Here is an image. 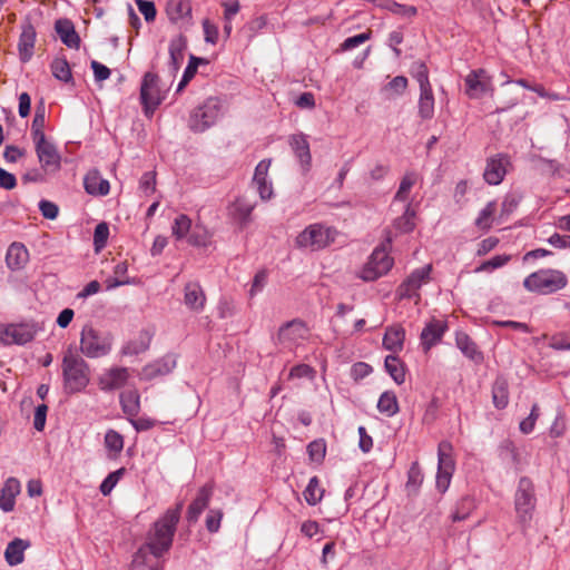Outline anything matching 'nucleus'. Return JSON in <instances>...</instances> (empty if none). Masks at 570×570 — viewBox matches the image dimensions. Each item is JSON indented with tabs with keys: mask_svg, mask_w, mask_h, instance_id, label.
Segmentation results:
<instances>
[{
	"mask_svg": "<svg viewBox=\"0 0 570 570\" xmlns=\"http://www.w3.org/2000/svg\"><path fill=\"white\" fill-rule=\"evenodd\" d=\"M181 509L183 502H179L154 523L146 543L134 554L130 570H163L160 558L171 548Z\"/></svg>",
	"mask_w": 570,
	"mask_h": 570,
	"instance_id": "1",
	"label": "nucleus"
},
{
	"mask_svg": "<svg viewBox=\"0 0 570 570\" xmlns=\"http://www.w3.org/2000/svg\"><path fill=\"white\" fill-rule=\"evenodd\" d=\"M61 368L66 393L73 394L86 389L90 380V370L80 355L68 350L63 355Z\"/></svg>",
	"mask_w": 570,
	"mask_h": 570,
	"instance_id": "2",
	"label": "nucleus"
},
{
	"mask_svg": "<svg viewBox=\"0 0 570 570\" xmlns=\"http://www.w3.org/2000/svg\"><path fill=\"white\" fill-rule=\"evenodd\" d=\"M568 284L566 274L558 269H540L523 281L529 292L548 295L564 288Z\"/></svg>",
	"mask_w": 570,
	"mask_h": 570,
	"instance_id": "3",
	"label": "nucleus"
},
{
	"mask_svg": "<svg viewBox=\"0 0 570 570\" xmlns=\"http://www.w3.org/2000/svg\"><path fill=\"white\" fill-rule=\"evenodd\" d=\"M112 347V336L102 334L90 325L83 326L80 334V351L88 358L108 355Z\"/></svg>",
	"mask_w": 570,
	"mask_h": 570,
	"instance_id": "4",
	"label": "nucleus"
},
{
	"mask_svg": "<svg viewBox=\"0 0 570 570\" xmlns=\"http://www.w3.org/2000/svg\"><path fill=\"white\" fill-rule=\"evenodd\" d=\"M537 498L534 484L528 476H522L514 494V508L519 522L525 527L532 519Z\"/></svg>",
	"mask_w": 570,
	"mask_h": 570,
	"instance_id": "5",
	"label": "nucleus"
},
{
	"mask_svg": "<svg viewBox=\"0 0 570 570\" xmlns=\"http://www.w3.org/2000/svg\"><path fill=\"white\" fill-rule=\"evenodd\" d=\"M337 235L333 227L323 224H312L301 232L296 237L297 247L320 250L331 245Z\"/></svg>",
	"mask_w": 570,
	"mask_h": 570,
	"instance_id": "6",
	"label": "nucleus"
},
{
	"mask_svg": "<svg viewBox=\"0 0 570 570\" xmlns=\"http://www.w3.org/2000/svg\"><path fill=\"white\" fill-rule=\"evenodd\" d=\"M220 101L218 98L210 97L200 106L195 108L188 118V127L194 132H204L212 127L220 115Z\"/></svg>",
	"mask_w": 570,
	"mask_h": 570,
	"instance_id": "7",
	"label": "nucleus"
},
{
	"mask_svg": "<svg viewBox=\"0 0 570 570\" xmlns=\"http://www.w3.org/2000/svg\"><path fill=\"white\" fill-rule=\"evenodd\" d=\"M166 97V90L160 87V79L154 72H146L140 86V102L147 117H151Z\"/></svg>",
	"mask_w": 570,
	"mask_h": 570,
	"instance_id": "8",
	"label": "nucleus"
},
{
	"mask_svg": "<svg viewBox=\"0 0 570 570\" xmlns=\"http://www.w3.org/2000/svg\"><path fill=\"white\" fill-rule=\"evenodd\" d=\"M393 266V258L389 255L385 245L376 247L371 254L367 263L361 271L360 277L372 282L385 275Z\"/></svg>",
	"mask_w": 570,
	"mask_h": 570,
	"instance_id": "9",
	"label": "nucleus"
},
{
	"mask_svg": "<svg viewBox=\"0 0 570 570\" xmlns=\"http://www.w3.org/2000/svg\"><path fill=\"white\" fill-rule=\"evenodd\" d=\"M452 444L449 441H441L438 446V473L436 488L445 492L450 485L454 472V460L452 458Z\"/></svg>",
	"mask_w": 570,
	"mask_h": 570,
	"instance_id": "10",
	"label": "nucleus"
},
{
	"mask_svg": "<svg viewBox=\"0 0 570 570\" xmlns=\"http://www.w3.org/2000/svg\"><path fill=\"white\" fill-rule=\"evenodd\" d=\"M432 272V265L428 264L423 267L414 269L406 279H404L397 287V295L402 298H415V303L421 299L419 293L422 285L428 284L431 279L430 274Z\"/></svg>",
	"mask_w": 570,
	"mask_h": 570,
	"instance_id": "11",
	"label": "nucleus"
},
{
	"mask_svg": "<svg viewBox=\"0 0 570 570\" xmlns=\"http://www.w3.org/2000/svg\"><path fill=\"white\" fill-rule=\"evenodd\" d=\"M308 336V328L301 320H292L279 327L277 333V344L284 348L293 350L298 346Z\"/></svg>",
	"mask_w": 570,
	"mask_h": 570,
	"instance_id": "12",
	"label": "nucleus"
},
{
	"mask_svg": "<svg viewBox=\"0 0 570 570\" xmlns=\"http://www.w3.org/2000/svg\"><path fill=\"white\" fill-rule=\"evenodd\" d=\"M40 330L35 322L9 324L1 333V341L4 344L23 345L31 342Z\"/></svg>",
	"mask_w": 570,
	"mask_h": 570,
	"instance_id": "13",
	"label": "nucleus"
},
{
	"mask_svg": "<svg viewBox=\"0 0 570 570\" xmlns=\"http://www.w3.org/2000/svg\"><path fill=\"white\" fill-rule=\"evenodd\" d=\"M33 142L42 171L45 174H55L59 171L61 167V157L57 147L52 142L48 141L47 138H41Z\"/></svg>",
	"mask_w": 570,
	"mask_h": 570,
	"instance_id": "14",
	"label": "nucleus"
},
{
	"mask_svg": "<svg viewBox=\"0 0 570 570\" xmlns=\"http://www.w3.org/2000/svg\"><path fill=\"white\" fill-rule=\"evenodd\" d=\"M510 165V157L507 154H498L487 160L483 173L484 180L490 185H499L505 174L507 167Z\"/></svg>",
	"mask_w": 570,
	"mask_h": 570,
	"instance_id": "15",
	"label": "nucleus"
},
{
	"mask_svg": "<svg viewBox=\"0 0 570 570\" xmlns=\"http://www.w3.org/2000/svg\"><path fill=\"white\" fill-rule=\"evenodd\" d=\"M176 357L174 355H165L164 357L147 364L141 370V379L151 381L156 377L169 374L176 367Z\"/></svg>",
	"mask_w": 570,
	"mask_h": 570,
	"instance_id": "16",
	"label": "nucleus"
},
{
	"mask_svg": "<svg viewBox=\"0 0 570 570\" xmlns=\"http://www.w3.org/2000/svg\"><path fill=\"white\" fill-rule=\"evenodd\" d=\"M254 208V203H250L245 197H238L227 207V214L230 219L244 228L250 222V215Z\"/></svg>",
	"mask_w": 570,
	"mask_h": 570,
	"instance_id": "17",
	"label": "nucleus"
},
{
	"mask_svg": "<svg viewBox=\"0 0 570 570\" xmlns=\"http://www.w3.org/2000/svg\"><path fill=\"white\" fill-rule=\"evenodd\" d=\"M466 95L480 98L490 89V78L483 69L471 71L465 78Z\"/></svg>",
	"mask_w": 570,
	"mask_h": 570,
	"instance_id": "18",
	"label": "nucleus"
},
{
	"mask_svg": "<svg viewBox=\"0 0 570 570\" xmlns=\"http://www.w3.org/2000/svg\"><path fill=\"white\" fill-rule=\"evenodd\" d=\"M446 328L448 325L444 321L432 320L429 322L421 333V344L424 350L429 351L433 345L440 342Z\"/></svg>",
	"mask_w": 570,
	"mask_h": 570,
	"instance_id": "19",
	"label": "nucleus"
},
{
	"mask_svg": "<svg viewBox=\"0 0 570 570\" xmlns=\"http://www.w3.org/2000/svg\"><path fill=\"white\" fill-rule=\"evenodd\" d=\"M128 377L129 372L126 367H112L99 377V385L104 391L117 390L126 384Z\"/></svg>",
	"mask_w": 570,
	"mask_h": 570,
	"instance_id": "20",
	"label": "nucleus"
},
{
	"mask_svg": "<svg viewBox=\"0 0 570 570\" xmlns=\"http://www.w3.org/2000/svg\"><path fill=\"white\" fill-rule=\"evenodd\" d=\"M213 484H205L197 493L195 500L189 504L187 510V520L189 522H196L202 512L207 508L209 500L213 494Z\"/></svg>",
	"mask_w": 570,
	"mask_h": 570,
	"instance_id": "21",
	"label": "nucleus"
},
{
	"mask_svg": "<svg viewBox=\"0 0 570 570\" xmlns=\"http://www.w3.org/2000/svg\"><path fill=\"white\" fill-rule=\"evenodd\" d=\"M289 145L301 163L303 171H308L311 168L312 156L309 151V144L306 136L303 134L293 135L289 137Z\"/></svg>",
	"mask_w": 570,
	"mask_h": 570,
	"instance_id": "22",
	"label": "nucleus"
},
{
	"mask_svg": "<svg viewBox=\"0 0 570 570\" xmlns=\"http://www.w3.org/2000/svg\"><path fill=\"white\" fill-rule=\"evenodd\" d=\"M29 261V252L21 243H12L6 254L7 267L11 271L22 269Z\"/></svg>",
	"mask_w": 570,
	"mask_h": 570,
	"instance_id": "23",
	"label": "nucleus"
},
{
	"mask_svg": "<svg viewBox=\"0 0 570 570\" xmlns=\"http://www.w3.org/2000/svg\"><path fill=\"white\" fill-rule=\"evenodd\" d=\"M206 302L205 293L202 286L196 282H189L184 288V303L195 312L203 311Z\"/></svg>",
	"mask_w": 570,
	"mask_h": 570,
	"instance_id": "24",
	"label": "nucleus"
},
{
	"mask_svg": "<svg viewBox=\"0 0 570 570\" xmlns=\"http://www.w3.org/2000/svg\"><path fill=\"white\" fill-rule=\"evenodd\" d=\"M36 42V30L31 23H26L22 27V32L19 38L18 50L20 60L27 62L33 55V48Z\"/></svg>",
	"mask_w": 570,
	"mask_h": 570,
	"instance_id": "25",
	"label": "nucleus"
},
{
	"mask_svg": "<svg viewBox=\"0 0 570 570\" xmlns=\"http://www.w3.org/2000/svg\"><path fill=\"white\" fill-rule=\"evenodd\" d=\"M85 190L89 195L105 196L110 190L109 181L98 170H90L83 178Z\"/></svg>",
	"mask_w": 570,
	"mask_h": 570,
	"instance_id": "26",
	"label": "nucleus"
},
{
	"mask_svg": "<svg viewBox=\"0 0 570 570\" xmlns=\"http://www.w3.org/2000/svg\"><path fill=\"white\" fill-rule=\"evenodd\" d=\"M56 32L61 41L69 48L78 49L80 37L75 30L73 23L68 19H59L55 23Z\"/></svg>",
	"mask_w": 570,
	"mask_h": 570,
	"instance_id": "27",
	"label": "nucleus"
},
{
	"mask_svg": "<svg viewBox=\"0 0 570 570\" xmlns=\"http://www.w3.org/2000/svg\"><path fill=\"white\" fill-rule=\"evenodd\" d=\"M20 493V482L16 478H9L0 493V509L10 512L14 508L16 497Z\"/></svg>",
	"mask_w": 570,
	"mask_h": 570,
	"instance_id": "28",
	"label": "nucleus"
},
{
	"mask_svg": "<svg viewBox=\"0 0 570 570\" xmlns=\"http://www.w3.org/2000/svg\"><path fill=\"white\" fill-rule=\"evenodd\" d=\"M492 402L499 409H505L509 404V382L503 375L497 376L492 385Z\"/></svg>",
	"mask_w": 570,
	"mask_h": 570,
	"instance_id": "29",
	"label": "nucleus"
},
{
	"mask_svg": "<svg viewBox=\"0 0 570 570\" xmlns=\"http://www.w3.org/2000/svg\"><path fill=\"white\" fill-rule=\"evenodd\" d=\"M29 547L30 542L20 538H16L9 542L4 551V558L8 564H20L24 559L23 552Z\"/></svg>",
	"mask_w": 570,
	"mask_h": 570,
	"instance_id": "30",
	"label": "nucleus"
},
{
	"mask_svg": "<svg viewBox=\"0 0 570 570\" xmlns=\"http://www.w3.org/2000/svg\"><path fill=\"white\" fill-rule=\"evenodd\" d=\"M405 338V331L402 326L395 325L386 330L383 337V346L387 351L397 353L402 351Z\"/></svg>",
	"mask_w": 570,
	"mask_h": 570,
	"instance_id": "31",
	"label": "nucleus"
},
{
	"mask_svg": "<svg viewBox=\"0 0 570 570\" xmlns=\"http://www.w3.org/2000/svg\"><path fill=\"white\" fill-rule=\"evenodd\" d=\"M166 13L170 21L178 22L184 18L190 17L191 4L189 0H168Z\"/></svg>",
	"mask_w": 570,
	"mask_h": 570,
	"instance_id": "32",
	"label": "nucleus"
},
{
	"mask_svg": "<svg viewBox=\"0 0 570 570\" xmlns=\"http://www.w3.org/2000/svg\"><path fill=\"white\" fill-rule=\"evenodd\" d=\"M120 404L125 414L136 416L140 410V396L137 390H128L120 394Z\"/></svg>",
	"mask_w": 570,
	"mask_h": 570,
	"instance_id": "33",
	"label": "nucleus"
},
{
	"mask_svg": "<svg viewBox=\"0 0 570 570\" xmlns=\"http://www.w3.org/2000/svg\"><path fill=\"white\" fill-rule=\"evenodd\" d=\"M187 41L186 38L181 35L175 37L170 40L169 43V56L170 63L174 70H178L183 60H184V51L186 49Z\"/></svg>",
	"mask_w": 570,
	"mask_h": 570,
	"instance_id": "34",
	"label": "nucleus"
},
{
	"mask_svg": "<svg viewBox=\"0 0 570 570\" xmlns=\"http://www.w3.org/2000/svg\"><path fill=\"white\" fill-rule=\"evenodd\" d=\"M415 215L412 204L407 203L403 215L394 220V228L402 234L411 233L415 228Z\"/></svg>",
	"mask_w": 570,
	"mask_h": 570,
	"instance_id": "35",
	"label": "nucleus"
},
{
	"mask_svg": "<svg viewBox=\"0 0 570 570\" xmlns=\"http://www.w3.org/2000/svg\"><path fill=\"white\" fill-rule=\"evenodd\" d=\"M384 367L391 375L396 384H402L405 381V366L403 362L395 355H387L385 357Z\"/></svg>",
	"mask_w": 570,
	"mask_h": 570,
	"instance_id": "36",
	"label": "nucleus"
},
{
	"mask_svg": "<svg viewBox=\"0 0 570 570\" xmlns=\"http://www.w3.org/2000/svg\"><path fill=\"white\" fill-rule=\"evenodd\" d=\"M377 410L386 416H393L399 412V402L394 392L385 391L377 402Z\"/></svg>",
	"mask_w": 570,
	"mask_h": 570,
	"instance_id": "37",
	"label": "nucleus"
},
{
	"mask_svg": "<svg viewBox=\"0 0 570 570\" xmlns=\"http://www.w3.org/2000/svg\"><path fill=\"white\" fill-rule=\"evenodd\" d=\"M419 116L422 119H431L434 116V96L431 90H421L419 97Z\"/></svg>",
	"mask_w": 570,
	"mask_h": 570,
	"instance_id": "38",
	"label": "nucleus"
},
{
	"mask_svg": "<svg viewBox=\"0 0 570 570\" xmlns=\"http://www.w3.org/2000/svg\"><path fill=\"white\" fill-rule=\"evenodd\" d=\"M417 179L419 175L415 171L405 173L394 195V202H407L411 189L417 183Z\"/></svg>",
	"mask_w": 570,
	"mask_h": 570,
	"instance_id": "39",
	"label": "nucleus"
},
{
	"mask_svg": "<svg viewBox=\"0 0 570 570\" xmlns=\"http://www.w3.org/2000/svg\"><path fill=\"white\" fill-rule=\"evenodd\" d=\"M456 346L461 352L473 361L482 358L481 353L478 351L476 344L464 333L456 334Z\"/></svg>",
	"mask_w": 570,
	"mask_h": 570,
	"instance_id": "40",
	"label": "nucleus"
},
{
	"mask_svg": "<svg viewBox=\"0 0 570 570\" xmlns=\"http://www.w3.org/2000/svg\"><path fill=\"white\" fill-rule=\"evenodd\" d=\"M411 76L417 81L420 91L431 90L432 86L429 79V69L423 61H415L411 66Z\"/></svg>",
	"mask_w": 570,
	"mask_h": 570,
	"instance_id": "41",
	"label": "nucleus"
},
{
	"mask_svg": "<svg viewBox=\"0 0 570 570\" xmlns=\"http://www.w3.org/2000/svg\"><path fill=\"white\" fill-rule=\"evenodd\" d=\"M324 489L320 485L317 476H313L303 492L305 501L309 505H316L323 498Z\"/></svg>",
	"mask_w": 570,
	"mask_h": 570,
	"instance_id": "42",
	"label": "nucleus"
},
{
	"mask_svg": "<svg viewBox=\"0 0 570 570\" xmlns=\"http://www.w3.org/2000/svg\"><path fill=\"white\" fill-rule=\"evenodd\" d=\"M51 72L55 78L63 81L70 82L72 80L71 70L68 61L65 58H56L51 62Z\"/></svg>",
	"mask_w": 570,
	"mask_h": 570,
	"instance_id": "43",
	"label": "nucleus"
},
{
	"mask_svg": "<svg viewBox=\"0 0 570 570\" xmlns=\"http://www.w3.org/2000/svg\"><path fill=\"white\" fill-rule=\"evenodd\" d=\"M105 446L110 456H117L124 449V438L115 430H108L105 435Z\"/></svg>",
	"mask_w": 570,
	"mask_h": 570,
	"instance_id": "44",
	"label": "nucleus"
},
{
	"mask_svg": "<svg viewBox=\"0 0 570 570\" xmlns=\"http://www.w3.org/2000/svg\"><path fill=\"white\" fill-rule=\"evenodd\" d=\"M495 210V202H489L487 206L480 212L478 218L475 219V226L479 229L488 230L492 225L493 215Z\"/></svg>",
	"mask_w": 570,
	"mask_h": 570,
	"instance_id": "45",
	"label": "nucleus"
},
{
	"mask_svg": "<svg viewBox=\"0 0 570 570\" xmlns=\"http://www.w3.org/2000/svg\"><path fill=\"white\" fill-rule=\"evenodd\" d=\"M190 227V218L187 215L181 214L175 218L174 225L171 227L173 235L176 237V239H183L188 235Z\"/></svg>",
	"mask_w": 570,
	"mask_h": 570,
	"instance_id": "46",
	"label": "nucleus"
},
{
	"mask_svg": "<svg viewBox=\"0 0 570 570\" xmlns=\"http://www.w3.org/2000/svg\"><path fill=\"white\" fill-rule=\"evenodd\" d=\"M423 482V474L417 462H413L407 472L406 489L409 492H416Z\"/></svg>",
	"mask_w": 570,
	"mask_h": 570,
	"instance_id": "47",
	"label": "nucleus"
},
{
	"mask_svg": "<svg viewBox=\"0 0 570 570\" xmlns=\"http://www.w3.org/2000/svg\"><path fill=\"white\" fill-rule=\"evenodd\" d=\"M148 347H149V338L139 337L137 340L128 342L125 346H122L121 354L122 355H138V354L147 351Z\"/></svg>",
	"mask_w": 570,
	"mask_h": 570,
	"instance_id": "48",
	"label": "nucleus"
},
{
	"mask_svg": "<svg viewBox=\"0 0 570 570\" xmlns=\"http://www.w3.org/2000/svg\"><path fill=\"white\" fill-rule=\"evenodd\" d=\"M521 199H522V196L520 194H517V193L507 194L502 202V205H501L500 218L507 217L510 214H512L519 206Z\"/></svg>",
	"mask_w": 570,
	"mask_h": 570,
	"instance_id": "49",
	"label": "nucleus"
},
{
	"mask_svg": "<svg viewBox=\"0 0 570 570\" xmlns=\"http://www.w3.org/2000/svg\"><path fill=\"white\" fill-rule=\"evenodd\" d=\"M510 261V256L508 255H497L492 258L483 262L480 266L475 268L476 273L480 272H492L499 267H502Z\"/></svg>",
	"mask_w": 570,
	"mask_h": 570,
	"instance_id": "50",
	"label": "nucleus"
},
{
	"mask_svg": "<svg viewBox=\"0 0 570 570\" xmlns=\"http://www.w3.org/2000/svg\"><path fill=\"white\" fill-rule=\"evenodd\" d=\"M124 472H125V469L121 468V469H119L117 471H114V472L109 473L107 475V478L100 484V488H99L100 492L104 495L110 494L112 489L116 487V484L118 483V481L122 476Z\"/></svg>",
	"mask_w": 570,
	"mask_h": 570,
	"instance_id": "51",
	"label": "nucleus"
},
{
	"mask_svg": "<svg viewBox=\"0 0 570 570\" xmlns=\"http://www.w3.org/2000/svg\"><path fill=\"white\" fill-rule=\"evenodd\" d=\"M539 415H540L539 405L538 404H533L532 407H531V412H530L529 416L520 422V426H519L520 431L523 434L531 433L533 431L534 426H535V422H537Z\"/></svg>",
	"mask_w": 570,
	"mask_h": 570,
	"instance_id": "52",
	"label": "nucleus"
},
{
	"mask_svg": "<svg viewBox=\"0 0 570 570\" xmlns=\"http://www.w3.org/2000/svg\"><path fill=\"white\" fill-rule=\"evenodd\" d=\"M109 236V228L106 223H100L96 226L94 233V245L96 250H100L107 244V239Z\"/></svg>",
	"mask_w": 570,
	"mask_h": 570,
	"instance_id": "53",
	"label": "nucleus"
},
{
	"mask_svg": "<svg viewBox=\"0 0 570 570\" xmlns=\"http://www.w3.org/2000/svg\"><path fill=\"white\" fill-rule=\"evenodd\" d=\"M370 38H371V31H366V32L355 35L353 37H348L341 45V50L342 51L352 50V49L363 45L364 42H366Z\"/></svg>",
	"mask_w": 570,
	"mask_h": 570,
	"instance_id": "54",
	"label": "nucleus"
},
{
	"mask_svg": "<svg viewBox=\"0 0 570 570\" xmlns=\"http://www.w3.org/2000/svg\"><path fill=\"white\" fill-rule=\"evenodd\" d=\"M136 4L147 22L155 20L157 11L153 1L136 0Z\"/></svg>",
	"mask_w": 570,
	"mask_h": 570,
	"instance_id": "55",
	"label": "nucleus"
},
{
	"mask_svg": "<svg viewBox=\"0 0 570 570\" xmlns=\"http://www.w3.org/2000/svg\"><path fill=\"white\" fill-rule=\"evenodd\" d=\"M307 452L313 461H321L324 459L326 453V446L323 441H313L307 446Z\"/></svg>",
	"mask_w": 570,
	"mask_h": 570,
	"instance_id": "56",
	"label": "nucleus"
},
{
	"mask_svg": "<svg viewBox=\"0 0 570 570\" xmlns=\"http://www.w3.org/2000/svg\"><path fill=\"white\" fill-rule=\"evenodd\" d=\"M550 347L557 351L570 350V333H559L553 335L549 343Z\"/></svg>",
	"mask_w": 570,
	"mask_h": 570,
	"instance_id": "57",
	"label": "nucleus"
},
{
	"mask_svg": "<svg viewBox=\"0 0 570 570\" xmlns=\"http://www.w3.org/2000/svg\"><path fill=\"white\" fill-rule=\"evenodd\" d=\"M267 272L265 269L258 271L253 279L252 287L249 291L250 296L256 295L258 292H261L265 285L267 284Z\"/></svg>",
	"mask_w": 570,
	"mask_h": 570,
	"instance_id": "58",
	"label": "nucleus"
},
{
	"mask_svg": "<svg viewBox=\"0 0 570 570\" xmlns=\"http://www.w3.org/2000/svg\"><path fill=\"white\" fill-rule=\"evenodd\" d=\"M48 406L46 404H40L36 407L35 416H33V426L37 431H42L46 425Z\"/></svg>",
	"mask_w": 570,
	"mask_h": 570,
	"instance_id": "59",
	"label": "nucleus"
},
{
	"mask_svg": "<svg viewBox=\"0 0 570 570\" xmlns=\"http://www.w3.org/2000/svg\"><path fill=\"white\" fill-rule=\"evenodd\" d=\"M45 125H46V118L41 117H33L32 125H31V136L33 141L40 140L41 138H46L45 135Z\"/></svg>",
	"mask_w": 570,
	"mask_h": 570,
	"instance_id": "60",
	"label": "nucleus"
},
{
	"mask_svg": "<svg viewBox=\"0 0 570 570\" xmlns=\"http://www.w3.org/2000/svg\"><path fill=\"white\" fill-rule=\"evenodd\" d=\"M39 209L47 219L57 218L59 213V208L55 203L45 199L39 203Z\"/></svg>",
	"mask_w": 570,
	"mask_h": 570,
	"instance_id": "61",
	"label": "nucleus"
},
{
	"mask_svg": "<svg viewBox=\"0 0 570 570\" xmlns=\"http://www.w3.org/2000/svg\"><path fill=\"white\" fill-rule=\"evenodd\" d=\"M314 374H315V371L309 365H307V364H298V365L292 367V370L289 372V377H297V379L308 377V379H313Z\"/></svg>",
	"mask_w": 570,
	"mask_h": 570,
	"instance_id": "62",
	"label": "nucleus"
},
{
	"mask_svg": "<svg viewBox=\"0 0 570 570\" xmlns=\"http://www.w3.org/2000/svg\"><path fill=\"white\" fill-rule=\"evenodd\" d=\"M387 8L391 12L404 17H414L417 12L415 7L400 4L397 2H392Z\"/></svg>",
	"mask_w": 570,
	"mask_h": 570,
	"instance_id": "63",
	"label": "nucleus"
},
{
	"mask_svg": "<svg viewBox=\"0 0 570 570\" xmlns=\"http://www.w3.org/2000/svg\"><path fill=\"white\" fill-rule=\"evenodd\" d=\"M223 513L219 510H210L206 518V528L209 532H217L220 527Z\"/></svg>",
	"mask_w": 570,
	"mask_h": 570,
	"instance_id": "64",
	"label": "nucleus"
}]
</instances>
